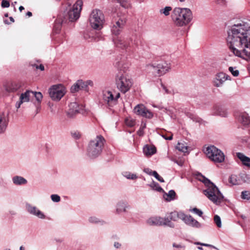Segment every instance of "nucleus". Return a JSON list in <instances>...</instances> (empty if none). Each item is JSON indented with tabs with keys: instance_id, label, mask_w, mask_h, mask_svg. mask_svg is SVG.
<instances>
[{
	"instance_id": "nucleus-1",
	"label": "nucleus",
	"mask_w": 250,
	"mask_h": 250,
	"mask_svg": "<svg viewBox=\"0 0 250 250\" xmlns=\"http://www.w3.org/2000/svg\"><path fill=\"white\" fill-rule=\"evenodd\" d=\"M227 41L234 55L250 60V25L243 21L233 25L228 30Z\"/></svg>"
},
{
	"instance_id": "nucleus-2",
	"label": "nucleus",
	"mask_w": 250,
	"mask_h": 250,
	"mask_svg": "<svg viewBox=\"0 0 250 250\" xmlns=\"http://www.w3.org/2000/svg\"><path fill=\"white\" fill-rule=\"evenodd\" d=\"M197 177L198 180L202 182L207 187L203 191L204 194L214 204L219 205L223 201L224 196L218 188L204 176L199 174Z\"/></svg>"
},
{
	"instance_id": "nucleus-3",
	"label": "nucleus",
	"mask_w": 250,
	"mask_h": 250,
	"mask_svg": "<svg viewBox=\"0 0 250 250\" xmlns=\"http://www.w3.org/2000/svg\"><path fill=\"white\" fill-rule=\"evenodd\" d=\"M171 18L176 25L182 27L188 25L192 21L193 14L189 8L176 7L172 12Z\"/></svg>"
},
{
	"instance_id": "nucleus-4",
	"label": "nucleus",
	"mask_w": 250,
	"mask_h": 250,
	"mask_svg": "<svg viewBox=\"0 0 250 250\" xmlns=\"http://www.w3.org/2000/svg\"><path fill=\"white\" fill-rule=\"evenodd\" d=\"M116 46L121 49H134L137 47L142 42L141 35L137 33H133L125 40L121 37L114 39Z\"/></svg>"
},
{
	"instance_id": "nucleus-5",
	"label": "nucleus",
	"mask_w": 250,
	"mask_h": 250,
	"mask_svg": "<svg viewBox=\"0 0 250 250\" xmlns=\"http://www.w3.org/2000/svg\"><path fill=\"white\" fill-rule=\"evenodd\" d=\"M105 142L104 138L101 135H97L96 137L91 139L89 142L87 149L88 156L91 159H95L100 156Z\"/></svg>"
},
{
	"instance_id": "nucleus-6",
	"label": "nucleus",
	"mask_w": 250,
	"mask_h": 250,
	"mask_svg": "<svg viewBox=\"0 0 250 250\" xmlns=\"http://www.w3.org/2000/svg\"><path fill=\"white\" fill-rule=\"evenodd\" d=\"M89 21L92 28L100 30L103 27L104 22V15L102 11L95 9L90 13Z\"/></svg>"
},
{
	"instance_id": "nucleus-7",
	"label": "nucleus",
	"mask_w": 250,
	"mask_h": 250,
	"mask_svg": "<svg viewBox=\"0 0 250 250\" xmlns=\"http://www.w3.org/2000/svg\"><path fill=\"white\" fill-rule=\"evenodd\" d=\"M82 4V1L78 0L72 6H69V7L64 12V20L71 22L77 20L80 17Z\"/></svg>"
},
{
	"instance_id": "nucleus-8",
	"label": "nucleus",
	"mask_w": 250,
	"mask_h": 250,
	"mask_svg": "<svg viewBox=\"0 0 250 250\" xmlns=\"http://www.w3.org/2000/svg\"><path fill=\"white\" fill-rule=\"evenodd\" d=\"M132 83L131 79L125 73L120 72L116 76V84L117 87L123 93H125L129 90Z\"/></svg>"
},
{
	"instance_id": "nucleus-9",
	"label": "nucleus",
	"mask_w": 250,
	"mask_h": 250,
	"mask_svg": "<svg viewBox=\"0 0 250 250\" xmlns=\"http://www.w3.org/2000/svg\"><path fill=\"white\" fill-rule=\"evenodd\" d=\"M207 156L212 161L221 163L224 161L225 156L224 153L214 146H208L204 150Z\"/></svg>"
},
{
	"instance_id": "nucleus-10",
	"label": "nucleus",
	"mask_w": 250,
	"mask_h": 250,
	"mask_svg": "<svg viewBox=\"0 0 250 250\" xmlns=\"http://www.w3.org/2000/svg\"><path fill=\"white\" fill-rule=\"evenodd\" d=\"M120 94L115 91L105 90L103 91V100L104 104L108 107H113L116 104Z\"/></svg>"
},
{
	"instance_id": "nucleus-11",
	"label": "nucleus",
	"mask_w": 250,
	"mask_h": 250,
	"mask_svg": "<svg viewBox=\"0 0 250 250\" xmlns=\"http://www.w3.org/2000/svg\"><path fill=\"white\" fill-rule=\"evenodd\" d=\"M48 93L52 100L59 101L65 94V88L61 84L53 85L49 88Z\"/></svg>"
},
{
	"instance_id": "nucleus-12",
	"label": "nucleus",
	"mask_w": 250,
	"mask_h": 250,
	"mask_svg": "<svg viewBox=\"0 0 250 250\" xmlns=\"http://www.w3.org/2000/svg\"><path fill=\"white\" fill-rule=\"evenodd\" d=\"M126 22V17L125 16L115 18L112 21L113 26L111 31L113 34L117 35L120 34L121 30Z\"/></svg>"
},
{
	"instance_id": "nucleus-13",
	"label": "nucleus",
	"mask_w": 250,
	"mask_h": 250,
	"mask_svg": "<svg viewBox=\"0 0 250 250\" xmlns=\"http://www.w3.org/2000/svg\"><path fill=\"white\" fill-rule=\"evenodd\" d=\"M182 220L185 224L195 229H200L202 227L201 223L195 220L190 215H187L183 212L182 216L181 217Z\"/></svg>"
},
{
	"instance_id": "nucleus-14",
	"label": "nucleus",
	"mask_w": 250,
	"mask_h": 250,
	"mask_svg": "<svg viewBox=\"0 0 250 250\" xmlns=\"http://www.w3.org/2000/svg\"><path fill=\"white\" fill-rule=\"evenodd\" d=\"M25 208L28 213L41 219H45L46 218L44 213L39 209L37 207L27 203Z\"/></svg>"
},
{
	"instance_id": "nucleus-15",
	"label": "nucleus",
	"mask_w": 250,
	"mask_h": 250,
	"mask_svg": "<svg viewBox=\"0 0 250 250\" xmlns=\"http://www.w3.org/2000/svg\"><path fill=\"white\" fill-rule=\"evenodd\" d=\"M133 111L136 114L146 118L151 119L153 116V113L142 104L137 105Z\"/></svg>"
},
{
	"instance_id": "nucleus-16",
	"label": "nucleus",
	"mask_w": 250,
	"mask_h": 250,
	"mask_svg": "<svg viewBox=\"0 0 250 250\" xmlns=\"http://www.w3.org/2000/svg\"><path fill=\"white\" fill-rule=\"evenodd\" d=\"M9 122V115L4 112H0V134L4 133L8 125Z\"/></svg>"
},
{
	"instance_id": "nucleus-17",
	"label": "nucleus",
	"mask_w": 250,
	"mask_h": 250,
	"mask_svg": "<svg viewBox=\"0 0 250 250\" xmlns=\"http://www.w3.org/2000/svg\"><path fill=\"white\" fill-rule=\"evenodd\" d=\"M230 79V77L227 74L223 72H219L215 76L213 80V84L216 87H220L226 80Z\"/></svg>"
},
{
	"instance_id": "nucleus-18",
	"label": "nucleus",
	"mask_w": 250,
	"mask_h": 250,
	"mask_svg": "<svg viewBox=\"0 0 250 250\" xmlns=\"http://www.w3.org/2000/svg\"><path fill=\"white\" fill-rule=\"evenodd\" d=\"M33 91L26 90L24 93H21L20 96L19 100L16 103L15 106L17 108H19L22 104L28 102Z\"/></svg>"
},
{
	"instance_id": "nucleus-19",
	"label": "nucleus",
	"mask_w": 250,
	"mask_h": 250,
	"mask_svg": "<svg viewBox=\"0 0 250 250\" xmlns=\"http://www.w3.org/2000/svg\"><path fill=\"white\" fill-rule=\"evenodd\" d=\"M130 206L125 201L121 200L117 202L116 205V213L119 214L123 212H125Z\"/></svg>"
},
{
	"instance_id": "nucleus-20",
	"label": "nucleus",
	"mask_w": 250,
	"mask_h": 250,
	"mask_svg": "<svg viewBox=\"0 0 250 250\" xmlns=\"http://www.w3.org/2000/svg\"><path fill=\"white\" fill-rule=\"evenodd\" d=\"M146 71L155 76H160L157 62H152L147 64L146 66Z\"/></svg>"
},
{
	"instance_id": "nucleus-21",
	"label": "nucleus",
	"mask_w": 250,
	"mask_h": 250,
	"mask_svg": "<svg viewBox=\"0 0 250 250\" xmlns=\"http://www.w3.org/2000/svg\"><path fill=\"white\" fill-rule=\"evenodd\" d=\"M162 217L160 216H153L147 219V225L150 226H162Z\"/></svg>"
},
{
	"instance_id": "nucleus-22",
	"label": "nucleus",
	"mask_w": 250,
	"mask_h": 250,
	"mask_svg": "<svg viewBox=\"0 0 250 250\" xmlns=\"http://www.w3.org/2000/svg\"><path fill=\"white\" fill-rule=\"evenodd\" d=\"M82 106H80L77 103H71L69 105V109L67 112L68 116L72 117L74 114L79 112Z\"/></svg>"
},
{
	"instance_id": "nucleus-23",
	"label": "nucleus",
	"mask_w": 250,
	"mask_h": 250,
	"mask_svg": "<svg viewBox=\"0 0 250 250\" xmlns=\"http://www.w3.org/2000/svg\"><path fill=\"white\" fill-rule=\"evenodd\" d=\"M246 177H247L246 174H242L239 175L233 174L229 177V181L233 185H238L243 183L242 178Z\"/></svg>"
},
{
	"instance_id": "nucleus-24",
	"label": "nucleus",
	"mask_w": 250,
	"mask_h": 250,
	"mask_svg": "<svg viewBox=\"0 0 250 250\" xmlns=\"http://www.w3.org/2000/svg\"><path fill=\"white\" fill-rule=\"evenodd\" d=\"M160 76L163 75L170 69L171 64L166 61L157 62Z\"/></svg>"
},
{
	"instance_id": "nucleus-25",
	"label": "nucleus",
	"mask_w": 250,
	"mask_h": 250,
	"mask_svg": "<svg viewBox=\"0 0 250 250\" xmlns=\"http://www.w3.org/2000/svg\"><path fill=\"white\" fill-rule=\"evenodd\" d=\"M143 153L146 156L150 157L156 153V148L153 146L146 145L143 147Z\"/></svg>"
},
{
	"instance_id": "nucleus-26",
	"label": "nucleus",
	"mask_w": 250,
	"mask_h": 250,
	"mask_svg": "<svg viewBox=\"0 0 250 250\" xmlns=\"http://www.w3.org/2000/svg\"><path fill=\"white\" fill-rule=\"evenodd\" d=\"M236 156L244 166L250 168V158L241 152H237Z\"/></svg>"
},
{
	"instance_id": "nucleus-27",
	"label": "nucleus",
	"mask_w": 250,
	"mask_h": 250,
	"mask_svg": "<svg viewBox=\"0 0 250 250\" xmlns=\"http://www.w3.org/2000/svg\"><path fill=\"white\" fill-rule=\"evenodd\" d=\"M182 211H172L169 213H167L169 221L170 222L172 221H177V220L180 219H181V217L182 216Z\"/></svg>"
},
{
	"instance_id": "nucleus-28",
	"label": "nucleus",
	"mask_w": 250,
	"mask_h": 250,
	"mask_svg": "<svg viewBox=\"0 0 250 250\" xmlns=\"http://www.w3.org/2000/svg\"><path fill=\"white\" fill-rule=\"evenodd\" d=\"M13 183L16 186H21L26 185L27 181L24 177L21 176H15L12 178Z\"/></svg>"
},
{
	"instance_id": "nucleus-29",
	"label": "nucleus",
	"mask_w": 250,
	"mask_h": 250,
	"mask_svg": "<svg viewBox=\"0 0 250 250\" xmlns=\"http://www.w3.org/2000/svg\"><path fill=\"white\" fill-rule=\"evenodd\" d=\"M239 120L244 125L250 126V117L247 113H241Z\"/></svg>"
},
{
	"instance_id": "nucleus-30",
	"label": "nucleus",
	"mask_w": 250,
	"mask_h": 250,
	"mask_svg": "<svg viewBox=\"0 0 250 250\" xmlns=\"http://www.w3.org/2000/svg\"><path fill=\"white\" fill-rule=\"evenodd\" d=\"M213 114L222 117H226L227 115V112L222 107L219 105H215L213 108Z\"/></svg>"
},
{
	"instance_id": "nucleus-31",
	"label": "nucleus",
	"mask_w": 250,
	"mask_h": 250,
	"mask_svg": "<svg viewBox=\"0 0 250 250\" xmlns=\"http://www.w3.org/2000/svg\"><path fill=\"white\" fill-rule=\"evenodd\" d=\"M162 226H167L170 228H174L175 227V224L169 221V219L166 214L164 217H162Z\"/></svg>"
},
{
	"instance_id": "nucleus-32",
	"label": "nucleus",
	"mask_w": 250,
	"mask_h": 250,
	"mask_svg": "<svg viewBox=\"0 0 250 250\" xmlns=\"http://www.w3.org/2000/svg\"><path fill=\"white\" fill-rule=\"evenodd\" d=\"M88 221L90 223L92 224H100L102 225L105 224V222L104 220L95 216H90L88 219Z\"/></svg>"
},
{
	"instance_id": "nucleus-33",
	"label": "nucleus",
	"mask_w": 250,
	"mask_h": 250,
	"mask_svg": "<svg viewBox=\"0 0 250 250\" xmlns=\"http://www.w3.org/2000/svg\"><path fill=\"white\" fill-rule=\"evenodd\" d=\"M176 193L173 190H170L168 193H165L164 195V198L167 201L173 200L175 199Z\"/></svg>"
},
{
	"instance_id": "nucleus-34",
	"label": "nucleus",
	"mask_w": 250,
	"mask_h": 250,
	"mask_svg": "<svg viewBox=\"0 0 250 250\" xmlns=\"http://www.w3.org/2000/svg\"><path fill=\"white\" fill-rule=\"evenodd\" d=\"M77 82L80 89H85L88 85H90L92 83V82L91 81L84 82L82 80H79Z\"/></svg>"
},
{
	"instance_id": "nucleus-35",
	"label": "nucleus",
	"mask_w": 250,
	"mask_h": 250,
	"mask_svg": "<svg viewBox=\"0 0 250 250\" xmlns=\"http://www.w3.org/2000/svg\"><path fill=\"white\" fill-rule=\"evenodd\" d=\"M124 177L129 180H135L138 178L137 175L129 171H125L123 173Z\"/></svg>"
},
{
	"instance_id": "nucleus-36",
	"label": "nucleus",
	"mask_w": 250,
	"mask_h": 250,
	"mask_svg": "<svg viewBox=\"0 0 250 250\" xmlns=\"http://www.w3.org/2000/svg\"><path fill=\"white\" fill-rule=\"evenodd\" d=\"M176 148L184 153L188 151V147L185 143H178L176 146Z\"/></svg>"
},
{
	"instance_id": "nucleus-37",
	"label": "nucleus",
	"mask_w": 250,
	"mask_h": 250,
	"mask_svg": "<svg viewBox=\"0 0 250 250\" xmlns=\"http://www.w3.org/2000/svg\"><path fill=\"white\" fill-rule=\"evenodd\" d=\"M21 86V84L18 83H12L11 86L7 88V90L9 92H15L18 90Z\"/></svg>"
},
{
	"instance_id": "nucleus-38",
	"label": "nucleus",
	"mask_w": 250,
	"mask_h": 250,
	"mask_svg": "<svg viewBox=\"0 0 250 250\" xmlns=\"http://www.w3.org/2000/svg\"><path fill=\"white\" fill-rule=\"evenodd\" d=\"M66 21L64 19L61 20L59 18L56 21L54 25V29L56 30V33L59 32L61 29V24Z\"/></svg>"
},
{
	"instance_id": "nucleus-39",
	"label": "nucleus",
	"mask_w": 250,
	"mask_h": 250,
	"mask_svg": "<svg viewBox=\"0 0 250 250\" xmlns=\"http://www.w3.org/2000/svg\"><path fill=\"white\" fill-rule=\"evenodd\" d=\"M149 186L153 190L159 192L163 191L162 188L160 186L159 184L156 182H153L152 183L150 184Z\"/></svg>"
},
{
	"instance_id": "nucleus-40",
	"label": "nucleus",
	"mask_w": 250,
	"mask_h": 250,
	"mask_svg": "<svg viewBox=\"0 0 250 250\" xmlns=\"http://www.w3.org/2000/svg\"><path fill=\"white\" fill-rule=\"evenodd\" d=\"M172 10L170 6H166L163 9L160 10L159 12L161 14H164L166 16H167L170 14V12Z\"/></svg>"
},
{
	"instance_id": "nucleus-41",
	"label": "nucleus",
	"mask_w": 250,
	"mask_h": 250,
	"mask_svg": "<svg viewBox=\"0 0 250 250\" xmlns=\"http://www.w3.org/2000/svg\"><path fill=\"white\" fill-rule=\"evenodd\" d=\"M214 222L218 228L222 227V222L221 218L218 215H215L213 218Z\"/></svg>"
},
{
	"instance_id": "nucleus-42",
	"label": "nucleus",
	"mask_w": 250,
	"mask_h": 250,
	"mask_svg": "<svg viewBox=\"0 0 250 250\" xmlns=\"http://www.w3.org/2000/svg\"><path fill=\"white\" fill-rule=\"evenodd\" d=\"M31 94L32 96H34L39 103H40L42 101V95L40 92H33V93Z\"/></svg>"
},
{
	"instance_id": "nucleus-43",
	"label": "nucleus",
	"mask_w": 250,
	"mask_h": 250,
	"mask_svg": "<svg viewBox=\"0 0 250 250\" xmlns=\"http://www.w3.org/2000/svg\"><path fill=\"white\" fill-rule=\"evenodd\" d=\"M229 70L234 77H237L239 74V71L235 67H229Z\"/></svg>"
},
{
	"instance_id": "nucleus-44",
	"label": "nucleus",
	"mask_w": 250,
	"mask_h": 250,
	"mask_svg": "<svg viewBox=\"0 0 250 250\" xmlns=\"http://www.w3.org/2000/svg\"><path fill=\"white\" fill-rule=\"evenodd\" d=\"M125 124L129 127L133 126L135 124V120L131 118H126L125 120Z\"/></svg>"
},
{
	"instance_id": "nucleus-45",
	"label": "nucleus",
	"mask_w": 250,
	"mask_h": 250,
	"mask_svg": "<svg viewBox=\"0 0 250 250\" xmlns=\"http://www.w3.org/2000/svg\"><path fill=\"white\" fill-rule=\"evenodd\" d=\"M241 196L243 199L249 200L250 199V192L249 191H242Z\"/></svg>"
},
{
	"instance_id": "nucleus-46",
	"label": "nucleus",
	"mask_w": 250,
	"mask_h": 250,
	"mask_svg": "<svg viewBox=\"0 0 250 250\" xmlns=\"http://www.w3.org/2000/svg\"><path fill=\"white\" fill-rule=\"evenodd\" d=\"M119 2L122 7L125 8H127L130 6V4L127 0H119Z\"/></svg>"
},
{
	"instance_id": "nucleus-47",
	"label": "nucleus",
	"mask_w": 250,
	"mask_h": 250,
	"mask_svg": "<svg viewBox=\"0 0 250 250\" xmlns=\"http://www.w3.org/2000/svg\"><path fill=\"white\" fill-rule=\"evenodd\" d=\"M52 201L54 202L58 203L61 200L60 196L57 194H52L50 196Z\"/></svg>"
},
{
	"instance_id": "nucleus-48",
	"label": "nucleus",
	"mask_w": 250,
	"mask_h": 250,
	"mask_svg": "<svg viewBox=\"0 0 250 250\" xmlns=\"http://www.w3.org/2000/svg\"><path fill=\"white\" fill-rule=\"evenodd\" d=\"M81 90L79 88V86L77 82L74 84L71 87V91L72 93H75Z\"/></svg>"
},
{
	"instance_id": "nucleus-49",
	"label": "nucleus",
	"mask_w": 250,
	"mask_h": 250,
	"mask_svg": "<svg viewBox=\"0 0 250 250\" xmlns=\"http://www.w3.org/2000/svg\"><path fill=\"white\" fill-rule=\"evenodd\" d=\"M153 176H154L155 178L160 182H164V179L161 177L156 171H153Z\"/></svg>"
},
{
	"instance_id": "nucleus-50",
	"label": "nucleus",
	"mask_w": 250,
	"mask_h": 250,
	"mask_svg": "<svg viewBox=\"0 0 250 250\" xmlns=\"http://www.w3.org/2000/svg\"><path fill=\"white\" fill-rule=\"evenodd\" d=\"M71 134L72 137L75 139H78L81 137V134L78 131H72L71 132Z\"/></svg>"
},
{
	"instance_id": "nucleus-51",
	"label": "nucleus",
	"mask_w": 250,
	"mask_h": 250,
	"mask_svg": "<svg viewBox=\"0 0 250 250\" xmlns=\"http://www.w3.org/2000/svg\"><path fill=\"white\" fill-rule=\"evenodd\" d=\"M190 211L197 214L199 216H201L203 214V212L201 210L198 209L196 208H193V209L190 210Z\"/></svg>"
},
{
	"instance_id": "nucleus-52",
	"label": "nucleus",
	"mask_w": 250,
	"mask_h": 250,
	"mask_svg": "<svg viewBox=\"0 0 250 250\" xmlns=\"http://www.w3.org/2000/svg\"><path fill=\"white\" fill-rule=\"evenodd\" d=\"M1 6L2 8H7L10 6L9 2L7 0H2Z\"/></svg>"
},
{
	"instance_id": "nucleus-53",
	"label": "nucleus",
	"mask_w": 250,
	"mask_h": 250,
	"mask_svg": "<svg viewBox=\"0 0 250 250\" xmlns=\"http://www.w3.org/2000/svg\"><path fill=\"white\" fill-rule=\"evenodd\" d=\"M194 244L195 245H201V246H206V247H211V248H213L214 249H216V248L211 245H210V244H205V243H200V242H195L194 243Z\"/></svg>"
},
{
	"instance_id": "nucleus-54",
	"label": "nucleus",
	"mask_w": 250,
	"mask_h": 250,
	"mask_svg": "<svg viewBox=\"0 0 250 250\" xmlns=\"http://www.w3.org/2000/svg\"><path fill=\"white\" fill-rule=\"evenodd\" d=\"M161 86L162 87V88L163 89V90L165 91V92L167 94H168V93H170V91L168 90V89H167V87L166 86H165L162 83V82L161 81Z\"/></svg>"
},
{
	"instance_id": "nucleus-55",
	"label": "nucleus",
	"mask_w": 250,
	"mask_h": 250,
	"mask_svg": "<svg viewBox=\"0 0 250 250\" xmlns=\"http://www.w3.org/2000/svg\"><path fill=\"white\" fill-rule=\"evenodd\" d=\"M144 171L148 175H153V172L154 171H152L151 169L149 168H145L144 169Z\"/></svg>"
},
{
	"instance_id": "nucleus-56",
	"label": "nucleus",
	"mask_w": 250,
	"mask_h": 250,
	"mask_svg": "<svg viewBox=\"0 0 250 250\" xmlns=\"http://www.w3.org/2000/svg\"><path fill=\"white\" fill-rule=\"evenodd\" d=\"M215 3L220 6H224L226 4L225 0H215Z\"/></svg>"
},
{
	"instance_id": "nucleus-57",
	"label": "nucleus",
	"mask_w": 250,
	"mask_h": 250,
	"mask_svg": "<svg viewBox=\"0 0 250 250\" xmlns=\"http://www.w3.org/2000/svg\"><path fill=\"white\" fill-rule=\"evenodd\" d=\"M246 175L247 176V177L246 178H242V180H243V182H247V183H250V177L249 175L246 174Z\"/></svg>"
},
{
	"instance_id": "nucleus-58",
	"label": "nucleus",
	"mask_w": 250,
	"mask_h": 250,
	"mask_svg": "<svg viewBox=\"0 0 250 250\" xmlns=\"http://www.w3.org/2000/svg\"><path fill=\"white\" fill-rule=\"evenodd\" d=\"M121 244L118 242H115L114 243V247L116 249H120L121 247Z\"/></svg>"
},
{
	"instance_id": "nucleus-59",
	"label": "nucleus",
	"mask_w": 250,
	"mask_h": 250,
	"mask_svg": "<svg viewBox=\"0 0 250 250\" xmlns=\"http://www.w3.org/2000/svg\"><path fill=\"white\" fill-rule=\"evenodd\" d=\"M174 162L181 167H182L184 164V161L182 160H180L179 161L175 160L174 161Z\"/></svg>"
},
{
	"instance_id": "nucleus-60",
	"label": "nucleus",
	"mask_w": 250,
	"mask_h": 250,
	"mask_svg": "<svg viewBox=\"0 0 250 250\" xmlns=\"http://www.w3.org/2000/svg\"><path fill=\"white\" fill-rule=\"evenodd\" d=\"M162 136L163 138H164L165 139L167 140H171L172 139V135L171 134L169 137H167L165 135L162 134Z\"/></svg>"
},
{
	"instance_id": "nucleus-61",
	"label": "nucleus",
	"mask_w": 250,
	"mask_h": 250,
	"mask_svg": "<svg viewBox=\"0 0 250 250\" xmlns=\"http://www.w3.org/2000/svg\"><path fill=\"white\" fill-rule=\"evenodd\" d=\"M172 246L174 248H182V246L180 244H176L175 243L172 244Z\"/></svg>"
},
{
	"instance_id": "nucleus-62",
	"label": "nucleus",
	"mask_w": 250,
	"mask_h": 250,
	"mask_svg": "<svg viewBox=\"0 0 250 250\" xmlns=\"http://www.w3.org/2000/svg\"><path fill=\"white\" fill-rule=\"evenodd\" d=\"M36 68L40 69L41 70L43 71L44 69V66L42 64H40L39 66H37Z\"/></svg>"
},
{
	"instance_id": "nucleus-63",
	"label": "nucleus",
	"mask_w": 250,
	"mask_h": 250,
	"mask_svg": "<svg viewBox=\"0 0 250 250\" xmlns=\"http://www.w3.org/2000/svg\"><path fill=\"white\" fill-rule=\"evenodd\" d=\"M143 130H142L141 128H140L139 130L138 131V134L140 135V136H141V135H143Z\"/></svg>"
},
{
	"instance_id": "nucleus-64",
	"label": "nucleus",
	"mask_w": 250,
	"mask_h": 250,
	"mask_svg": "<svg viewBox=\"0 0 250 250\" xmlns=\"http://www.w3.org/2000/svg\"><path fill=\"white\" fill-rule=\"evenodd\" d=\"M145 127H146V124H144L141 125L140 128H141L142 130H143Z\"/></svg>"
}]
</instances>
